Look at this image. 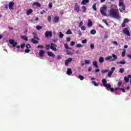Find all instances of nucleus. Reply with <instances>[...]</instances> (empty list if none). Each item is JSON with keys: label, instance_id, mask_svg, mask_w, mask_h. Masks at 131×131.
I'll use <instances>...</instances> for the list:
<instances>
[{"label": "nucleus", "instance_id": "1", "mask_svg": "<svg viewBox=\"0 0 131 131\" xmlns=\"http://www.w3.org/2000/svg\"><path fill=\"white\" fill-rule=\"evenodd\" d=\"M110 15L113 18H115L116 19H120L121 16L119 15V12L117 9H111L110 11Z\"/></svg>", "mask_w": 131, "mask_h": 131}, {"label": "nucleus", "instance_id": "2", "mask_svg": "<svg viewBox=\"0 0 131 131\" xmlns=\"http://www.w3.org/2000/svg\"><path fill=\"white\" fill-rule=\"evenodd\" d=\"M51 45V46H50ZM50 45H46V49L47 51H49V50H50V49H51V50H52V51H54L55 52H56L57 51V45L54 43H51Z\"/></svg>", "mask_w": 131, "mask_h": 131}, {"label": "nucleus", "instance_id": "3", "mask_svg": "<svg viewBox=\"0 0 131 131\" xmlns=\"http://www.w3.org/2000/svg\"><path fill=\"white\" fill-rule=\"evenodd\" d=\"M117 59V56L115 54H113L112 56H107L105 58V60H111V61H115Z\"/></svg>", "mask_w": 131, "mask_h": 131}, {"label": "nucleus", "instance_id": "4", "mask_svg": "<svg viewBox=\"0 0 131 131\" xmlns=\"http://www.w3.org/2000/svg\"><path fill=\"white\" fill-rule=\"evenodd\" d=\"M106 11H107V7H106V6H103L102 7H101L100 13L103 16H106L107 15L106 13H105V12H106Z\"/></svg>", "mask_w": 131, "mask_h": 131}, {"label": "nucleus", "instance_id": "5", "mask_svg": "<svg viewBox=\"0 0 131 131\" xmlns=\"http://www.w3.org/2000/svg\"><path fill=\"white\" fill-rule=\"evenodd\" d=\"M74 6V11L77 12V13H79V12L80 11V6H79V5H78V4L77 3H75Z\"/></svg>", "mask_w": 131, "mask_h": 131}, {"label": "nucleus", "instance_id": "6", "mask_svg": "<svg viewBox=\"0 0 131 131\" xmlns=\"http://www.w3.org/2000/svg\"><path fill=\"white\" fill-rule=\"evenodd\" d=\"M123 32L127 36H130V33H129V31L127 29V28H124L123 30Z\"/></svg>", "mask_w": 131, "mask_h": 131}, {"label": "nucleus", "instance_id": "7", "mask_svg": "<svg viewBox=\"0 0 131 131\" xmlns=\"http://www.w3.org/2000/svg\"><path fill=\"white\" fill-rule=\"evenodd\" d=\"M104 87L106 88L107 89H110V91L112 92V93H113L114 91H116L115 89L111 88V84H104Z\"/></svg>", "mask_w": 131, "mask_h": 131}, {"label": "nucleus", "instance_id": "8", "mask_svg": "<svg viewBox=\"0 0 131 131\" xmlns=\"http://www.w3.org/2000/svg\"><path fill=\"white\" fill-rule=\"evenodd\" d=\"M119 7H121L123 11H124L125 10V5H124V3H123V2L120 1L119 2Z\"/></svg>", "mask_w": 131, "mask_h": 131}, {"label": "nucleus", "instance_id": "9", "mask_svg": "<svg viewBox=\"0 0 131 131\" xmlns=\"http://www.w3.org/2000/svg\"><path fill=\"white\" fill-rule=\"evenodd\" d=\"M45 35L46 37H51L53 36V34L52 32L47 31L45 33Z\"/></svg>", "mask_w": 131, "mask_h": 131}, {"label": "nucleus", "instance_id": "10", "mask_svg": "<svg viewBox=\"0 0 131 131\" xmlns=\"http://www.w3.org/2000/svg\"><path fill=\"white\" fill-rule=\"evenodd\" d=\"M72 62V58L70 57L68 59L66 60L64 65L67 66L69 63H71Z\"/></svg>", "mask_w": 131, "mask_h": 131}, {"label": "nucleus", "instance_id": "11", "mask_svg": "<svg viewBox=\"0 0 131 131\" xmlns=\"http://www.w3.org/2000/svg\"><path fill=\"white\" fill-rule=\"evenodd\" d=\"M9 43H10V45H12V47H15L16 46H17V42H15V40L13 39L9 40Z\"/></svg>", "mask_w": 131, "mask_h": 131}, {"label": "nucleus", "instance_id": "12", "mask_svg": "<svg viewBox=\"0 0 131 131\" xmlns=\"http://www.w3.org/2000/svg\"><path fill=\"white\" fill-rule=\"evenodd\" d=\"M8 7L10 10H14V2H11L9 3L8 5Z\"/></svg>", "mask_w": 131, "mask_h": 131}, {"label": "nucleus", "instance_id": "13", "mask_svg": "<svg viewBox=\"0 0 131 131\" xmlns=\"http://www.w3.org/2000/svg\"><path fill=\"white\" fill-rule=\"evenodd\" d=\"M89 3L90 0H82L81 2V5L84 6V5H86V4H89Z\"/></svg>", "mask_w": 131, "mask_h": 131}, {"label": "nucleus", "instance_id": "14", "mask_svg": "<svg viewBox=\"0 0 131 131\" xmlns=\"http://www.w3.org/2000/svg\"><path fill=\"white\" fill-rule=\"evenodd\" d=\"M47 55H48L49 57H52V58H55V57H56V55H55V54H54L52 52H47Z\"/></svg>", "mask_w": 131, "mask_h": 131}, {"label": "nucleus", "instance_id": "15", "mask_svg": "<svg viewBox=\"0 0 131 131\" xmlns=\"http://www.w3.org/2000/svg\"><path fill=\"white\" fill-rule=\"evenodd\" d=\"M129 78H131L130 75H128V77H124V79L126 82H128V81H129Z\"/></svg>", "mask_w": 131, "mask_h": 131}, {"label": "nucleus", "instance_id": "16", "mask_svg": "<svg viewBox=\"0 0 131 131\" xmlns=\"http://www.w3.org/2000/svg\"><path fill=\"white\" fill-rule=\"evenodd\" d=\"M67 73L68 75H71V74H72V70H71V69H68L67 71Z\"/></svg>", "mask_w": 131, "mask_h": 131}, {"label": "nucleus", "instance_id": "17", "mask_svg": "<svg viewBox=\"0 0 131 131\" xmlns=\"http://www.w3.org/2000/svg\"><path fill=\"white\" fill-rule=\"evenodd\" d=\"M39 55L40 57H43L45 56V51H43V50H40Z\"/></svg>", "mask_w": 131, "mask_h": 131}, {"label": "nucleus", "instance_id": "18", "mask_svg": "<svg viewBox=\"0 0 131 131\" xmlns=\"http://www.w3.org/2000/svg\"><path fill=\"white\" fill-rule=\"evenodd\" d=\"M88 26V27H91L93 26V21H92V20L89 19Z\"/></svg>", "mask_w": 131, "mask_h": 131}, {"label": "nucleus", "instance_id": "19", "mask_svg": "<svg viewBox=\"0 0 131 131\" xmlns=\"http://www.w3.org/2000/svg\"><path fill=\"white\" fill-rule=\"evenodd\" d=\"M59 19H60V17L56 16L54 18V22H55V23H58V21H59Z\"/></svg>", "mask_w": 131, "mask_h": 131}, {"label": "nucleus", "instance_id": "20", "mask_svg": "<svg viewBox=\"0 0 131 131\" xmlns=\"http://www.w3.org/2000/svg\"><path fill=\"white\" fill-rule=\"evenodd\" d=\"M93 66H94V67H95V68H99V66H98V62H97V61H93Z\"/></svg>", "mask_w": 131, "mask_h": 131}, {"label": "nucleus", "instance_id": "21", "mask_svg": "<svg viewBox=\"0 0 131 131\" xmlns=\"http://www.w3.org/2000/svg\"><path fill=\"white\" fill-rule=\"evenodd\" d=\"M118 90H120V91H122V93H125V90L123 88H116L115 89V91H117Z\"/></svg>", "mask_w": 131, "mask_h": 131}, {"label": "nucleus", "instance_id": "22", "mask_svg": "<svg viewBox=\"0 0 131 131\" xmlns=\"http://www.w3.org/2000/svg\"><path fill=\"white\" fill-rule=\"evenodd\" d=\"M33 10L32 9H29L27 11V15H30V14H32Z\"/></svg>", "mask_w": 131, "mask_h": 131}, {"label": "nucleus", "instance_id": "23", "mask_svg": "<svg viewBox=\"0 0 131 131\" xmlns=\"http://www.w3.org/2000/svg\"><path fill=\"white\" fill-rule=\"evenodd\" d=\"M20 37L22 39H24V40H26V41L28 40V38L26 36H21Z\"/></svg>", "mask_w": 131, "mask_h": 131}, {"label": "nucleus", "instance_id": "24", "mask_svg": "<svg viewBox=\"0 0 131 131\" xmlns=\"http://www.w3.org/2000/svg\"><path fill=\"white\" fill-rule=\"evenodd\" d=\"M64 47L65 48V49L66 50H71V48L68 47V44H67V43H65L64 45Z\"/></svg>", "mask_w": 131, "mask_h": 131}, {"label": "nucleus", "instance_id": "25", "mask_svg": "<svg viewBox=\"0 0 131 131\" xmlns=\"http://www.w3.org/2000/svg\"><path fill=\"white\" fill-rule=\"evenodd\" d=\"M126 62H125V60H123L122 61L117 62V64H121L122 65H123L125 64Z\"/></svg>", "mask_w": 131, "mask_h": 131}, {"label": "nucleus", "instance_id": "26", "mask_svg": "<svg viewBox=\"0 0 131 131\" xmlns=\"http://www.w3.org/2000/svg\"><path fill=\"white\" fill-rule=\"evenodd\" d=\"M81 9L83 13H85V12H86V7L85 6H82Z\"/></svg>", "mask_w": 131, "mask_h": 131}, {"label": "nucleus", "instance_id": "27", "mask_svg": "<svg viewBox=\"0 0 131 131\" xmlns=\"http://www.w3.org/2000/svg\"><path fill=\"white\" fill-rule=\"evenodd\" d=\"M92 8L94 11H97V4L94 3L92 6Z\"/></svg>", "mask_w": 131, "mask_h": 131}, {"label": "nucleus", "instance_id": "28", "mask_svg": "<svg viewBox=\"0 0 131 131\" xmlns=\"http://www.w3.org/2000/svg\"><path fill=\"white\" fill-rule=\"evenodd\" d=\"M99 63H103L104 62V57H101L99 59Z\"/></svg>", "mask_w": 131, "mask_h": 131}, {"label": "nucleus", "instance_id": "29", "mask_svg": "<svg viewBox=\"0 0 131 131\" xmlns=\"http://www.w3.org/2000/svg\"><path fill=\"white\" fill-rule=\"evenodd\" d=\"M90 33H91V34H93L94 35H95V33H97V31H96V30L93 29L90 31Z\"/></svg>", "mask_w": 131, "mask_h": 131}, {"label": "nucleus", "instance_id": "30", "mask_svg": "<svg viewBox=\"0 0 131 131\" xmlns=\"http://www.w3.org/2000/svg\"><path fill=\"white\" fill-rule=\"evenodd\" d=\"M33 5L37 6V7H38V8H40V6H41L39 3H33Z\"/></svg>", "mask_w": 131, "mask_h": 131}, {"label": "nucleus", "instance_id": "31", "mask_svg": "<svg viewBox=\"0 0 131 131\" xmlns=\"http://www.w3.org/2000/svg\"><path fill=\"white\" fill-rule=\"evenodd\" d=\"M102 82L103 83L104 86H105V84L107 83V80H106V79H103L102 80Z\"/></svg>", "mask_w": 131, "mask_h": 131}, {"label": "nucleus", "instance_id": "32", "mask_svg": "<svg viewBox=\"0 0 131 131\" xmlns=\"http://www.w3.org/2000/svg\"><path fill=\"white\" fill-rule=\"evenodd\" d=\"M31 41L33 43H38V41L34 39H31Z\"/></svg>", "mask_w": 131, "mask_h": 131}, {"label": "nucleus", "instance_id": "33", "mask_svg": "<svg viewBox=\"0 0 131 131\" xmlns=\"http://www.w3.org/2000/svg\"><path fill=\"white\" fill-rule=\"evenodd\" d=\"M36 28L37 30H40L41 29H42V27L40 26H37L36 27Z\"/></svg>", "mask_w": 131, "mask_h": 131}, {"label": "nucleus", "instance_id": "34", "mask_svg": "<svg viewBox=\"0 0 131 131\" xmlns=\"http://www.w3.org/2000/svg\"><path fill=\"white\" fill-rule=\"evenodd\" d=\"M78 78H79V79H80V80H83L84 79V77H83V76H81V75H79Z\"/></svg>", "mask_w": 131, "mask_h": 131}, {"label": "nucleus", "instance_id": "35", "mask_svg": "<svg viewBox=\"0 0 131 131\" xmlns=\"http://www.w3.org/2000/svg\"><path fill=\"white\" fill-rule=\"evenodd\" d=\"M59 36L60 38H63V37L64 36V34H63L61 32H60Z\"/></svg>", "mask_w": 131, "mask_h": 131}, {"label": "nucleus", "instance_id": "36", "mask_svg": "<svg viewBox=\"0 0 131 131\" xmlns=\"http://www.w3.org/2000/svg\"><path fill=\"white\" fill-rule=\"evenodd\" d=\"M129 21V20H128V18H125V19H124L123 22L126 24V23H127V22H128Z\"/></svg>", "mask_w": 131, "mask_h": 131}, {"label": "nucleus", "instance_id": "37", "mask_svg": "<svg viewBox=\"0 0 131 131\" xmlns=\"http://www.w3.org/2000/svg\"><path fill=\"white\" fill-rule=\"evenodd\" d=\"M109 71L108 70H102V71H101V73H107V72H108Z\"/></svg>", "mask_w": 131, "mask_h": 131}, {"label": "nucleus", "instance_id": "38", "mask_svg": "<svg viewBox=\"0 0 131 131\" xmlns=\"http://www.w3.org/2000/svg\"><path fill=\"white\" fill-rule=\"evenodd\" d=\"M119 72L120 73H123L124 72V69L121 68L119 69Z\"/></svg>", "mask_w": 131, "mask_h": 131}, {"label": "nucleus", "instance_id": "39", "mask_svg": "<svg viewBox=\"0 0 131 131\" xmlns=\"http://www.w3.org/2000/svg\"><path fill=\"white\" fill-rule=\"evenodd\" d=\"M113 73L111 72H109L108 73H107V76L108 77H111V76H112V74Z\"/></svg>", "mask_w": 131, "mask_h": 131}, {"label": "nucleus", "instance_id": "40", "mask_svg": "<svg viewBox=\"0 0 131 131\" xmlns=\"http://www.w3.org/2000/svg\"><path fill=\"white\" fill-rule=\"evenodd\" d=\"M37 49H43L45 48V47L42 45H38L37 47Z\"/></svg>", "mask_w": 131, "mask_h": 131}, {"label": "nucleus", "instance_id": "41", "mask_svg": "<svg viewBox=\"0 0 131 131\" xmlns=\"http://www.w3.org/2000/svg\"><path fill=\"white\" fill-rule=\"evenodd\" d=\"M67 34H72V32H71V30H68L67 32H66Z\"/></svg>", "mask_w": 131, "mask_h": 131}, {"label": "nucleus", "instance_id": "42", "mask_svg": "<svg viewBox=\"0 0 131 131\" xmlns=\"http://www.w3.org/2000/svg\"><path fill=\"white\" fill-rule=\"evenodd\" d=\"M92 82L95 85V86H98V83L96 82V81H92Z\"/></svg>", "mask_w": 131, "mask_h": 131}, {"label": "nucleus", "instance_id": "43", "mask_svg": "<svg viewBox=\"0 0 131 131\" xmlns=\"http://www.w3.org/2000/svg\"><path fill=\"white\" fill-rule=\"evenodd\" d=\"M102 21H103V22H104V23H105V24H106V25L107 26H108V25H109V24H108V23L107 22V20L103 19Z\"/></svg>", "mask_w": 131, "mask_h": 131}, {"label": "nucleus", "instance_id": "44", "mask_svg": "<svg viewBox=\"0 0 131 131\" xmlns=\"http://www.w3.org/2000/svg\"><path fill=\"white\" fill-rule=\"evenodd\" d=\"M82 47H83V46L81 45V44H80V43H78L76 45L77 48H82Z\"/></svg>", "mask_w": 131, "mask_h": 131}, {"label": "nucleus", "instance_id": "45", "mask_svg": "<svg viewBox=\"0 0 131 131\" xmlns=\"http://www.w3.org/2000/svg\"><path fill=\"white\" fill-rule=\"evenodd\" d=\"M48 20L49 22H51V21L52 20V17L51 16V15L48 16Z\"/></svg>", "mask_w": 131, "mask_h": 131}, {"label": "nucleus", "instance_id": "46", "mask_svg": "<svg viewBox=\"0 0 131 131\" xmlns=\"http://www.w3.org/2000/svg\"><path fill=\"white\" fill-rule=\"evenodd\" d=\"M86 42H88L86 39L82 40V43H86Z\"/></svg>", "mask_w": 131, "mask_h": 131}, {"label": "nucleus", "instance_id": "47", "mask_svg": "<svg viewBox=\"0 0 131 131\" xmlns=\"http://www.w3.org/2000/svg\"><path fill=\"white\" fill-rule=\"evenodd\" d=\"M81 30L84 31L86 29V28H85V27H84V26H82L81 27Z\"/></svg>", "mask_w": 131, "mask_h": 131}, {"label": "nucleus", "instance_id": "48", "mask_svg": "<svg viewBox=\"0 0 131 131\" xmlns=\"http://www.w3.org/2000/svg\"><path fill=\"white\" fill-rule=\"evenodd\" d=\"M125 25H126L125 23H124V22L123 21V23H122V25H121L122 28H124V27H125Z\"/></svg>", "mask_w": 131, "mask_h": 131}, {"label": "nucleus", "instance_id": "49", "mask_svg": "<svg viewBox=\"0 0 131 131\" xmlns=\"http://www.w3.org/2000/svg\"><path fill=\"white\" fill-rule=\"evenodd\" d=\"M90 47L92 50L94 49L95 48V45L94 44H91Z\"/></svg>", "mask_w": 131, "mask_h": 131}, {"label": "nucleus", "instance_id": "50", "mask_svg": "<svg viewBox=\"0 0 131 131\" xmlns=\"http://www.w3.org/2000/svg\"><path fill=\"white\" fill-rule=\"evenodd\" d=\"M118 86H120V85H121L122 84V81H120L117 83Z\"/></svg>", "mask_w": 131, "mask_h": 131}, {"label": "nucleus", "instance_id": "51", "mask_svg": "<svg viewBox=\"0 0 131 131\" xmlns=\"http://www.w3.org/2000/svg\"><path fill=\"white\" fill-rule=\"evenodd\" d=\"M67 54L68 55H72V53H71V52H70V51L69 50H67Z\"/></svg>", "mask_w": 131, "mask_h": 131}, {"label": "nucleus", "instance_id": "52", "mask_svg": "<svg viewBox=\"0 0 131 131\" xmlns=\"http://www.w3.org/2000/svg\"><path fill=\"white\" fill-rule=\"evenodd\" d=\"M115 70V68L114 67H113L111 68V71L110 72H112V73H113V72H114Z\"/></svg>", "mask_w": 131, "mask_h": 131}, {"label": "nucleus", "instance_id": "53", "mask_svg": "<svg viewBox=\"0 0 131 131\" xmlns=\"http://www.w3.org/2000/svg\"><path fill=\"white\" fill-rule=\"evenodd\" d=\"M122 57H125V51L122 52Z\"/></svg>", "mask_w": 131, "mask_h": 131}, {"label": "nucleus", "instance_id": "54", "mask_svg": "<svg viewBox=\"0 0 131 131\" xmlns=\"http://www.w3.org/2000/svg\"><path fill=\"white\" fill-rule=\"evenodd\" d=\"M26 47L27 49H30V48H31V46H30V44H27Z\"/></svg>", "mask_w": 131, "mask_h": 131}, {"label": "nucleus", "instance_id": "55", "mask_svg": "<svg viewBox=\"0 0 131 131\" xmlns=\"http://www.w3.org/2000/svg\"><path fill=\"white\" fill-rule=\"evenodd\" d=\"M74 45H75V42H74V41L71 42L70 45L71 46V47H73V46H74Z\"/></svg>", "mask_w": 131, "mask_h": 131}, {"label": "nucleus", "instance_id": "56", "mask_svg": "<svg viewBox=\"0 0 131 131\" xmlns=\"http://www.w3.org/2000/svg\"><path fill=\"white\" fill-rule=\"evenodd\" d=\"M25 53H26V54H28V53H29V52H30V50H29V49H26V50H25Z\"/></svg>", "mask_w": 131, "mask_h": 131}, {"label": "nucleus", "instance_id": "57", "mask_svg": "<svg viewBox=\"0 0 131 131\" xmlns=\"http://www.w3.org/2000/svg\"><path fill=\"white\" fill-rule=\"evenodd\" d=\"M49 8H53V3H49Z\"/></svg>", "mask_w": 131, "mask_h": 131}, {"label": "nucleus", "instance_id": "58", "mask_svg": "<svg viewBox=\"0 0 131 131\" xmlns=\"http://www.w3.org/2000/svg\"><path fill=\"white\" fill-rule=\"evenodd\" d=\"M25 43H23L21 45V46H20L21 49H24V48H25Z\"/></svg>", "mask_w": 131, "mask_h": 131}, {"label": "nucleus", "instance_id": "59", "mask_svg": "<svg viewBox=\"0 0 131 131\" xmlns=\"http://www.w3.org/2000/svg\"><path fill=\"white\" fill-rule=\"evenodd\" d=\"M113 43L114 45H115L116 46H118V42H117V41H113Z\"/></svg>", "mask_w": 131, "mask_h": 131}, {"label": "nucleus", "instance_id": "60", "mask_svg": "<svg viewBox=\"0 0 131 131\" xmlns=\"http://www.w3.org/2000/svg\"><path fill=\"white\" fill-rule=\"evenodd\" d=\"M61 59H62L61 55H57V60H60Z\"/></svg>", "mask_w": 131, "mask_h": 131}, {"label": "nucleus", "instance_id": "61", "mask_svg": "<svg viewBox=\"0 0 131 131\" xmlns=\"http://www.w3.org/2000/svg\"><path fill=\"white\" fill-rule=\"evenodd\" d=\"M67 40L68 42H69V41H70V40H71V38L70 37H67Z\"/></svg>", "mask_w": 131, "mask_h": 131}, {"label": "nucleus", "instance_id": "62", "mask_svg": "<svg viewBox=\"0 0 131 131\" xmlns=\"http://www.w3.org/2000/svg\"><path fill=\"white\" fill-rule=\"evenodd\" d=\"M90 62V61L89 60H85V64H89Z\"/></svg>", "mask_w": 131, "mask_h": 131}, {"label": "nucleus", "instance_id": "63", "mask_svg": "<svg viewBox=\"0 0 131 131\" xmlns=\"http://www.w3.org/2000/svg\"><path fill=\"white\" fill-rule=\"evenodd\" d=\"M95 72L97 73L98 72H100V69H97L95 70Z\"/></svg>", "mask_w": 131, "mask_h": 131}, {"label": "nucleus", "instance_id": "64", "mask_svg": "<svg viewBox=\"0 0 131 131\" xmlns=\"http://www.w3.org/2000/svg\"><path fill=\"white\" fill-rule=\"evenodd\" d=\"M44 13H46V11H45V10H42V11L40 12L41 15H43Z\"/></svg>", "mask_w": 131, "mask_h": 131}]
</instances>
